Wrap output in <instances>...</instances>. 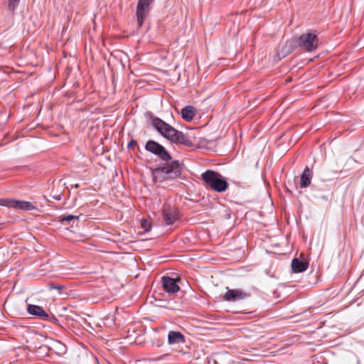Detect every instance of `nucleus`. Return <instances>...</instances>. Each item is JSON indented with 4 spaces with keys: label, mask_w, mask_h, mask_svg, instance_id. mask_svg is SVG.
Here are the masks:
<instances>
[{
    "label": "nucleus",
    "mask_w": 364,
    "mask_h": 364,
    "mask_svg": "<svg viewBox=\"0 0 364 364\" xmlns=\"http://www.w3.org/2000/svg\"><path fill=\"white\" fill-rule=\"evenodd\" d=\"M145 149L156 156L162 161H170L162 166L152 169L151 176L154 183L173 181L181 177L182 164L178 160H172L171 154L164 146L150 139L146 141Z\"/></svg>",
    "instance_id": "obj_1"
},
{
    "label": "nucleus",
    "mask_w": 364,
    "mask_h": 364,
    "mask_svg": "<svg viewBox=\"0 0 364 364\" xmlns=\"http://www.w3.org/2000/svg\"><path fill=\"white\" fill-rule=\"evenodd\" d=\"M201 178L207 186L210 187L213 191L216 192H224L228 188V183L225 178L219 173L215 171H205L201 175Z\"/></svg>",
    "instance_id": "obj_2"
},
{
    "label": "nucleus",
    "mask_w": 364,
    "mask_h": 364,
    "mask_svg": "<svg viewBox=\"0 0 364 364\" xmlns=\"http://www.w3.org/2000/svg\"><path fill=\"white\" fill-rule=\"evenodd\" d=\"M145 117L146 119L150 120L152 127L160 135L168 139L169 141H171L174 132L176 129L159 117L154 116L151 112H146L145 113Z\"/></svg>",
    "instance_id": "obj_3"
},
{
    "label": "nucleus",
    "mask_w": 364,
    "mask_h": 364,
    "mask_svg": "<svg viewBox=\"0 0 364 364\" xmlns=\"http://www.w3.org/2000/svg\"><path fill=\"white\" fill-rule=\"evenodd\" d=\"M154 1V0H138L136 9L137 29L141 28L146 23L151 9V5Z\"/></svg>",
    "instance_id": "obj_4"
},
{
    "label": "nucleus",
    "mask_w": 364,
    "mask_h": 364,
    "mask_svg": "<svg viewBox=\"0 0 364 364\" xmlns=\"http://www.w3.org/2000/svg\"><path fill=\"white\" fill-rule=\"evenodd\" d=\"M297 46L306 52L316 50L318 46L317 35L314 33H303L298 38Z\"/></svg>",
    "instance_id": "obj_5"
},
{
    "label": "nucleus",
    "mask_w": 364,
    "mask_h": 364,
    "mask_svg": "<svg viewBox=\"0 0 364 364\" xmlns=\"http://www.w3.org/2000/svg\"><path fill=\"white\" fill-rule=\"evenodd\" d=\"M226 292L223 296L225 301L228 302H237L247 299L251 294L242 289H230L227 287Z\"/></svg>",
    "instance_id": "obj_6"
},
{
    "label": "nucleus",
    "mask_w": 364,
    "mask_h": 364,
    "mask_svg": "<svg viewBox=\"0 0 364 364\" xmlns=\"http://www.w3.org/2000/svg\"><path fill=\"white\" fill-rule=\"evenodd\" d=\"M164 223L166 225H173L179 218L178 209L170 204H164L162 209Z\"/></svg>",
    "instance_id": "obj_7"
},
{
    "label": "nucleus",
    "mask_w": 364,
    "mask_h": 364,
    "mask_svg": "<svg viewBox=\"0 0 364 364\" xmlns=\"http://www.w3.org/2000/svg\"><path fill=\"white\" fill-rule=\"evenodd\" d=\"M27 311L29 314L43 321H50L51 318L56 320L54 316H50L41 306L38 305L28 304Z\"/></svg>",
    "instance_id": "obj_8"
},
{
    "label": "nucleus",
    "mask_w": 364,
    "mask_h": 364,
    "mask_svg": "<svg viewBox=\"0 0 364 364\" xmlns=\"http://www.w3.org/2000/svg\"><path fill=\"white\" fill-rule=\"evenodd\" d=\"M179 280L178 277L174 279L168 276H163L161 281L164 290L169 294L178 292L180 290V287L178 284Z\"/></svg>",
    "instance_id": "obj_9"
},
{
    "label": "nucleus",
    "mask_w": 364,
    "mask_h": 364,
    "mask_svg": "<svg viewBox=\"0 0 364 364\" xmlns=\"http://www.w3.org/2000/svg\"><path fill=\"white\" fill-rule=\"evenodd\" d=\"M172 144H183L188 147L193 146V141L189 139V137L185 134L183 132L176 129L174 132V134L171 141Z\"/></svg>",
    "instance_id": "obj_10"
},
{
    "label": "nucleus",
    "mask_w": 364,
    "mask_h": 364,
    "mask_svg": "<svg viewBox=\"0 0 364 364\" xmlns=\"http://www.w3.org/2000/svg\"><path fill=\"white\" fill-rule=\"evenodd\" d=\"M309 261L304 258H294L291 264L292 272L294 273L305 272L309 267Z\"/></svg>",
    "instance_id": "obj_11"
},
{
    "label": "nucleus",
    "mask_w": 364,
    "mask_h": 364,
    "mask_svg": "<svg viewBox=\"0 0 364 364\" xmlns=\"http://www.w3.org/2000/svg\"><path fill=\"white\" fill-rule=\"evenodd\" d=\"M2 205L13 207L16 209H21L23 210H33L36 208L31 203L24 200H13L7 204Z\"/></svg>",
    "instance_id": "obj_12"
},
{
    "label": "nucleus",
    "mask_w": 364,
    "mask_h": 364,
    "mask_svg": "<svg viewBox=\"0 0 364 364\" xmlns=\"http://www.w3.org/2000/svg\"><path fill=\"white\" fill-rule=\"evenodd\" d=\"M186 342L185 336L179 331H170L168 333V343L169 345L183 344Z\"/></svg>",
    "instance_id": "obj_13"
},
{
    "label": "nucleus",
    "mask_w": 364,
    "mask_h": 364,
    "mask_svg": "<svg viewBox=\"0 0 364 364\" xmlns=\"http://www.w3.org/2000/svg\"><path fill=\"white\" fill-rule=\"evenodd\" d=\"M313 173L308 166H306L300 177V186L303 188L311 184Z\"/></svg>",
    "instance_id": "obj_14"
},
{
    "label": "nucleus",
    "mask_w": 364,
    "mask_h": 364,
    "mask_svg": "<svg viewBox=\"0 0 364 364\" xmlns=\"http://www.w3.org/2000/svg\"><path fill=\"white\" fill-rule=\"evenodd\" d=\"M195 114L196 109L194 107L191 105L186 106L181 110V117L184 120L187 122H191V120H193Z\"/></svg>",
    "instance_id": "obj_15"
},
{
    "label": "nucleus",
    "mask_w": 364,
    "mask_h": 364,
    "mask_svg": "<svg viewBox=\"0 0 364 364\" xmlns=\"http://www.w3.org/2000/svg\"><path fill=\"white\" fill-rule=\"evenodd\" d=\"M353 302H356L357 305L360 308V310L364 311V289L354 299L352 303Z\"/></svg>",
    "instance_id": "obj_16"
},
{
    "label": "nucleus",
    "mask_w": 364,
    "mask_h": 364,
    "mask_svg": "<svg viewBox=\"0 0 364 364\" xmlns=\"http://www.w3.org/2000/svg\"><path fill=\"white\" fill-rule=\"evenodd\" d=\"M20 0H9L7 9L11 13H14L19 4Z\"/></svg>",
    "instance_id": "obj_17"
},
{
    "label": "nucleus",
    "mask_w": 364,
    "mask_h": 364,
    "mask_svg": "<svg viewBox=\"0 0 364 364\" xmlns=\"http://www.w3.org/2000/svg\"><path fill=\"white\" fill-rule=\"evenodd\" d=\"M78 218H79V216H77V215L68 214V215L62 216L60 218L59 221L61 223L65 222V223H70L72 220H78Z\"/></svg>",
    "instance_id": "obj_18"
},
{
    "label": "nucleus",
    "mask_w": 364,
    "mask_h": 364,
    "mask_svg": "<svg viewBox=\"0 0 364 364\" xmlns=\"http://www.w3.org/2000/svg\"><path fill=\"white\" fill-rule=\"evenodd\" d=\"M141 225L145 232H148L151 229V224L146 220H142L141 222Z\"/></svg>",
    "instance_id": "obj_19"
},
{
    "label": "nucleus",
    "mask_w": 364,
    "mask_h": 364,
    "mask_svg": "<svg viewBox=\"0 0 364 364\" xmlns=\"http://www.w3.org/2000/svg\"><path fill=\"white\" fill-rule=\"evenodd\" d=\"M50 289L61 290L65 289V286L61 284H57L55 283H50L48 284Z\"/></svg>",
    "instance_id": "obj_20"
},
{
    "label": "nucleus",
    "mask_w": 364,
    "mask_h": 364,
    "mask_svg": "<svg viewBox=\"0 0 364 364\" xmlns=\"http://www.w3.org/2000/svg\"><path fill=\"white\" fill-rule=\"evenodd\" d=\"M137 141L134 139H132L128 144V148H133L135 146H137Z\"/></svg>",
    "instance_id": "obj_21"
},
{
    "label": "nucleus",
    "mask_w": 364,
    "mask_h": 364,
    "mask_svg": "<svg viewBox=\"0 0 364 364\" xmlns=\"http://www.w3.org/2000/svg\"><path fill=\"white\" fill-rule=\"evenodd\" d=\"M321 198H322L323 200H326H326H328V196H321Z\"/></svg>",
    "instance_id": "obj_22"
},
{
    "label": "nucleus",
    "mask_w": 364,
    "mask_h": 364,
    "mask_svg": "<svg viewBox=\"0 0 364 364\" xmlns=\"http://www.w3.org/2000/svg\"><path fill=\"white\" fill-rule=\"evenodd\" d=\"M213 364H217V362H216V360H213Z\"/></svg>",
    "instance_id": "obj_23"
}]
</instances>
